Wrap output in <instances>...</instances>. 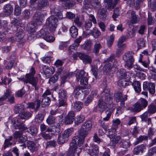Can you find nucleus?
<instances>
[{"mask_svg":"<svg viewBox=\"0 0 156 156\" xmlns=\"http://www.w3.org/2000/svg\"><path fill=\"white\" fill-rule=\"evenodd\" d=\"M92 123L90 121L85 122L82 126L79 132L78 136L73 137L72 142L80 147L83 143L85 137L88 135V131L92 127Z\"/></svg>","mask_w":156,"mask_h":156,"instance_id":"obj_1","label":"nucleus"},{"mask_svg":"<svg viewBox=\"0 0 156 156\" xmlns=\"http://www.w3.org/2000/svg\"><path fill=\"white\" fill-rule=\"evenodd\" d=\"M30 73L27 74L25 76V78H23V80L25 83H29L31 84L35 88V89L37 90L39 89V86L37 85L38 79L37 77H34V75L36 72L34 67H31Z\"/></svg>","mask_w":156,"mask_h":156,"instance_id":"obj_2","label":"nucleus"},{"mask_svg":"<svg viewBox=\"0 0 156 156\" xmlns=\"http://www.w3.org/2000/svg\"><path fill=\"white\" fill-rule=\"evenodd\" d=\"M134 53L132 51H128L123 55V60L125 62V66L130 69L133 67L134 59L133 58Z\"/></svg>","mask_w":156,"mask_h":156,"instance_id":"obj_3","label":"nucleus"},{"mask_svg":"<svg viewBox=\"0 0 156 156\" xmlns=\"http://www.w3.org/2000/svg\"><path fill=\"white\" fill-rule=\"evenodd\" d=\"M46 24L48 26V33L53 32L55 31L58 24V19L55 16H51L47 19Z\"/></svg>","mask_w":156,"mask_h":156,"instance_id":"obj_4","label":"nucleus"},{"mask_svg":"<svg viewBox=\"0 0 156 156\" xmlns=\"http://www.w3.org/2000/svg\"><path fill=\"white\" fill-rule=\"evenodd\" d=\"M78 145L71 142L70 143L69 150L67 153L66 156H79L80 153L81 151V148L77 146Z\"/></svg>","mask_w":156,"mask_h":156,"instance_id":"obj_5","label":"nucleus"},{"mask_svg":"<svg viewBox=\"0 0 156 156\" xmlns=\"http://www.w3.org/2000/svg\"><path fill=\"white\" fill-rule=\"evenodd\" d=\"M85 72L83 70L78 72L76 75V79L77 81H80L81 85H86L88 84V79L87 77L84 76Z\"/></svg>","mask_w":156,"mask_h":156,"instance_id":"obj_6","label":"nucleus"},{"mask_svg":"<svg viewBox=\"0 0 156 156\" xmlns=\"http://www.w3.org/2000/svg\"><path fill=\"white\" fill-rule=\"evenodd\" d=\"M109 92V89H104L101 93V98L104 99L105 101L107 102L108 103L112 105L113 98L111 97Z\"/></svg>","mask_w":156,"mask_h":156,"instance_id":"obj_7","label":"nucleus"},{"mask_svg":"<svg viewBox=\"0 0 156 156\" xmlns=\"http://www.w3.org/2000/svg\"><path fill=\"white\" fill-rule=\"evenodd\" d=\"M155 86L154 83L144 82L143 84V89L144 91H148L151 94H154L155 93Z\"/></svg>","mask_w":156,"mask_h":156,"instance_id":"obj_8","label":"nucleus"},{"mask_svg":"<svg viewBox=\"0 0 156 156\" xmlns=\"http://www.w3.org/2000/svg\"><path fill=\"white\" fill-rule=\"evenodd\" d=\"M87 150L89 151V153L90 156H98V148L96 145L93 144H90V146L87 147V145H85Z\"/></svg>","mask_w":156,"mask_h":156,"instance_id":"obj_9","label":"nucleus"},{"mask_svg":"<svg viewBox=\"0 0 156 156\" xmlns=\"http://www.w3.org/2000/svg\"><path fill=\"white\" fill-rule=\"evenodd\" d=\"M107 105H110V106L109 107L111 108H112V107L115 108L113 103L112 105H110L107 102L105 101L104 99L100 98L98 100V111L101 112H103L107 108Z\"/></svg>","mask_w":156,"mask_h":156,"instance_id":"obj_10","label":"nucleus"},{"mask_svg":"<svg viewBox=\"0 0 156 156\" xmlns=\"http://www.w3.org/2000/svg\"><path fill=\"white\" fill-rule=\"evenodd\" d=\"M115 98L117 102H120V106L123 107L125 105V101L127 100V96L126 95H123L120 91H118L115 94Z\"/></svg>","mask_w":156,"mask_h":156,"instance_id":"obj_11","label":"nucleus"},{"mask_svg":"<svg viewBox=\"0 0 156 156\" xmlns=\"http://www.w3.org/2000/svg\"><path fill=\"white\" fill-rule=\"evenodd\" d=\"M17 33L16 34V36L19 42H23L24 41L23 39L24 36V31L25 30V27L24 26H19L16 27Z\"/></svg>","mask_w":156,"mask_h":156,"instance_id":"obj_12","label":"nucleus"},{"mask_svg":"<svg viewBox=\"0 0 156 156\" xmlns=\"http://www.w3.org/2000/svg\"><path fill=\"white\" fill-rule=\"evenodd\" d=\"M44 17V15L42 13L36 12L33 16V21L37 25H40L42 23Z\"/></svg>","mask_w":156,"mask_h":156,"instance_id":"obj_13","label":"nucleus"},{"mask_svg":"<svg viewBox=\"0 0 156 156\" xmlns=\"http://www.w3.org/2000/svg\"><path fill=\"white\" fill-rule=\"evenodd\" d=\"M51 16H58L60 19L62 20L64 17H63L62 13L59 9L55 7H52L51 8Z\"/></svg>","mask_w":156,"mask_h":156,"instance_id":"obj_14","label":"nucleus"},{"mask_svg":"<svg viewBox=\"0 0 156 156\" xmlns=\"http://www.w3.org/2000/svg\"><path fill=\"white\" fill-rule=\"evenodd\" d=\"M107 12L106 9L102 8L98 10V17L102 20H105L108 19L109 16L107 13Z\"/></svg>","mask_w":156,"mask_h":156,"instance_id":"obj_15","label":"nucleus"},{"mask_svg":"<svg viewBox=\"0 0 156 156\" xmlns=\"http://www.w3.org/2000/svg\"><path fill=\"white\" fill-rule=\"evenodd\" d=\"M83 4L87 7H90L92 6L94 8H99L101 6V4L98 0H91L90 1L87 2V1H84Z\"/></svg>","mask_w":156,"mask_h":156,"instance_id":"obj_16","label":"nucleus"},{"mask_svg":"<svg viewBox=\"0 0 156 156\" xmlns=\"http://www.w3.org/2000/svg\"><path fill=\"white\" fill-rule=\"evenodd\" d=\"M75 119L74 113L73 111L69 112L65 117L64 123L66 124H69L73 122Z\"/></svg>","mask_w":156,"mask_h":156,"instance_id":"obj_17","label":"nucleus"},{"mask_svg":"<svg viewBox=\"0 0 156 156\" xmlns=\"http://www.w3.org/2000/svg\"><path fill=\"white\" fill-rule=\"evenodd\" d=\"M61 2H63L62 5L65 8H71L74 6L76 3L74 1L72 0H59Z\"/></svg>","mask_w":156,"mask_h":156,"instance_id":"obj_18","label":"nucleus"},{"mask_svg":"<svg viewBox=\"0 0 156 156\" xmlns=\"http://www.w3.org/2000/svg\"><path fill=\"white\" fill-rule=\"evenodd\" d=\"M119 0H114L113 2L112 0H104V2L106 3L107 8L109 9H113L117 4Z\"/></svg>","mask_w":156,"mask_h":156,"instance_id":"obj_19","label":"nucleus"},{"mask_svg":"<svg viewBox=\"0 0 156 156\" xmlns=\"http://www.w3.org/2000/svg\"><path fill=\"white\" fill-rule=\"evenodd\" d=\"M28 148L32 152H34L37 150V147L36 144L31 141H28L27 142Z\"/></svg>","mask_w":156,"mask_h":156,"instance_id":"obj_20","label":"nucleus"},{"mask_svg":"<svg viewBox=\"0 0 156 156\" xmlns=\"http://www.w3.org/2000/svg\"><path fill=\"white\" fill-rule=\"evenodd\" d=\"M80 58L85 64L90 63L92 61L90 57L84 53H82V54L80 55Z\"/></svg>","mask_w":156,"mask_h":156,"instance_id":"obj_21","label":"nucleus"},{"mask_svg":"<svg viewBox=\"0 0 156 156\" xmlns=\"http://www.w3.org/2000/svg\"><path fill=\"white\" fill-rule=\"evenodd\" d=\"M27 137L25 135H23L21 137L18 139V143L19 145L23 147V149L26 147V142L27 140Z\"/></svg>","mask_w":156,"mask_h":156,"instance_id":"obj_22","label":"nucleus"},{"mask_svg":"<svg viewBox=\"0 0 156 156\" xmlns=\"http://www.w3.org/2000/svg\"><path fill=\"white\" fill-rule=\"evenodd\" d=\"M32 115V114L28 112H24L23 111L21 113H20L18 115V118L22 119H27L29 118Z\"/></svg>","mask_w":156,"mask_h":156,"instance_id":"obj_23","label":"nucleus"},{"mask_svg":"<svg viewBox=\"0 0 156 156\" xmlns=\"http://www.w3.org/2000/svg\"><path fill=\"white\" fill-rule=\"evenodd\" d=\"M145 148V146L144 144H142L138 145L134 149L133 151V153L136 154H138L140 152L142 153Z\"/></svg>","mask_w":156,"mask_h":156,"instance_id":"obj_24","label":"nucleus"},{"mask_svg":"<svg viewBox=\"0 0 156 156\" xmlns=\"http://www.w3.org/2000/svg\"><path fill=\"white\" fill-rule=\"evenodd\" d=\"M118 77L120 79H124L127 76L126 71L123 69H119L117 73Z\"/></svg>","mask_w":156,"mask_h":156,"instance_id":"obj_25","label":"nucleus"},{"mask_svg":"<svg viewBox=\"0 0 156 156\" xmlns=\"http://www.w3.org/2000/svg\"><path fill=\"white\" fill-rule=\"evenodd\" d=\"M44 69V74L46 75L47 74L49 75L48 76L54 73V69L51 67H47L46 66H44V68H43ZM48 76V75L46 76V77Z\"/></svg>","mask_w":156,"mask_h":156,"instance_id":"obj_26","label":"nucleus"},{"mask_svg":"<svg viewBox=\"0 0 156 156\" xmlns=\"http://www.w3.org/2000/svg\"><path fill=\"white\" fill-rule=\"evenodd\" d=\"M41 101V105L42 107H45L48 106L50 104L51 100L50 98L48 97H42Z\"/></svg>","mask_w":156,"mask_h":156,"instance_id":"obj_27","label":"nucleus"},{"mask_svg":"<svg viewBox=\"0 0 156 156\" xmlns=\"http://www.w3.org/2000/svg\"><path fill=\"white\" fill-rule=\"evenodd\" d=\"M112 64L110 62H106L103 68V71L106 75L109 74L112 69Z\"/></svg>","mask_w":156,"mask_h":156,"instance_id":"obj_28","label":"nucleus"},{"mask_svg":"<svg viewBox=\"0 0 156 156\" xmlns=\"http://www.w3.org/2000/svg\"><path fill=\"white\" fill-rule=\"evenodd\" d=\"M71 35L73 38H75L78 34V29L75 26H72L70 29Z\"/></svg>","mask_w":156,"mask_h":156,"instance_id":"obj_29","label":"nucleus"},{"mask_svg":"<svg viewBox=\"0 0 156 156\" xmlns=\"http://www.w3.org/2000/svg\"><path fill=\"white\" fill-rule=\"evenodd\" d=\"M24 110V105L21 104L16 105L14 107L15 112L16 113H21Z\"/></svg>","mask_w":156,"mask_h":156,"instance_id":"obj_30","label":"nucleus"},{"mask_svg":"<svg viewBox=\"0 0 156 156\" xmlns=\"http://www.w3.org/2000/svg\"><path fill=\"white\" fill-rule=\"evenodd\" d=\"M143 109L140 103L137 102L133 105L132 111L133 112H138Z\"/></svg>","mask_w":156,"mask_h":156,"instance_id":"obj_31","label":"nucleus"},{"mask_svg":"<svg viewBox=\"0 0 156 156\" xmlns=\"http://www.w3.org/2000/svg\"><path fill=\"white\" fill-rule=\"evenodd\" d=\"M47 0H41L37 2V7L39 9H42L48 5Z\"/></svg>","mask_w":156,"mask_h":156,"instance_id":"obj_32","label":"nucleus"},{"mask_svg":"<svg viewBox=\"0 0 156 156\" xmlns=\"http://www.w3.org/2000/svg\"><path fill=\"white\" fill-rule=\"evenodd\" d=\"M69 138L64 133L61 135L59 136L58 139V144H62L67 142Z\"/></svg>","mask_w":156,"mask_h":156,"instance_id":"obj_33","label":"nucleus"},{"mask_svg":"<svg viewBox=\"0 0 156 156\" xmlns=\"http://www.w3.org/2000/svg\"><path fill=\"white\" fill-rule=\"evenodd\" d=\"M3 9L4 11L8 15H9L13 12V8L9 4H7L5 5L4 6Z\"/></svg>","mask_w":156,"mask_h":156,"instance_id":"obj_34","label":"nucleus"},{"mask_svg":"<svg viewBox=\"0 0 156 156\" xmlns=\"http://www.w3.org/2000/svg\"><path fill=\"white\" fill-rule=\"evenodd\" d=\"M16 122L18 123L14 126L15 129H20L23 131L27 129V127L23 122H19L18 120H17Z\"/></svg>","mask_w":156,"mask_h":156,"instance_id":"obj_35","label":"nucleus"},{"mask_svg":"<svg viewBox=\"0 0 156 156\" xmlns=\"http://www.w3.org/2000/svg\"><path fill=\"white\" fill-rule=\"evenodd\" d=\"M109 109L105 111V113L106 115V116L102 120H103L104 121H108L112 113L115 109V108L112 107V108H111L110 107H109Z\"/></svg>","mask_w":156,"mask_h":156,"instance_id":"obj_36","label":"nucleus"},{"mask_svg":"<svg viewBox=\"0 0 156 156\" xmlns=\"http://www.w3.org/2000/svg\"><path fill=\"white\" fill-rule=\"evenodd\" d=\"M12 94V92L10 89H7L5 92L4 95L0 98V101L2 102Z\"/></svg>","mask_w":156,"mask_h":156,"instance_id":"obj_37","label":"nucleus"},{"mask_svg":"<svg viewBox=\"0 0 156 156\" xmlns=\"http://www.w3.org/2000/svg\"><path fill=\"white\" fill-rule=\"evenodd\" d=\"M91 46V41L90 40H88L85 42L84 44L83 48L86 50L87 52H89L90 51Z\"/></svg>","mask_w":156,"mask_h":156,"instance_id":"obj_38","label":"nucleus"},{"mask_svg":"<svg viewBox=\"0 0 156 156\" xmlns=\"http://www.w3.org/2000/svg\"><path fill=\"white\" fill-rule=\"evenodd\" d=\"M92 25V24L91 21L87 20L85 22L83 27V30H85V31L88 30L91 27Z\"/></svg>","mask_w":156,"mask_h":156,"instance_id":"obj_39","label":"nucleus"},{"mask_svg":"<svg viewBox=\"0 0 156 156\" xmlns=\"http://www.w3.org/2000/svg\"><path fill=\"white\" fill-rule=\"evenodd\" d=\"M131 145L130 143L129 140H122L120 143V146L124 148H128Z\"/></svg>","mask_w":156,"mask_h":156,"instance_id":"obj_40","label":"nucleus"},{"mask_svg":"<svg viewBox=\"0 0 156 156\" xmlns=\"http://www.w3.org/2000/svg\"><path fill=\"white\" fill-rule=\"evenodd\" d=\"M121 8L119 7H117L115 9L114 13L112 16V17L115 21H116V18L120 16L121 13Z\"/></svg>","mask_w":156,"mask_h":156,"instance_id":"obj_41","label":"nucleus"},{"mask_svg":"<svg viewBox=\"0 0 156 156\" xmlns=\"http://www.w3.org/2000/svg\"><path fill=\"white\" fill-rule=\"evenodd\" d=\"M101 48V46L100 43H95L94 46L93 52L95 55H98L99 50Z\"/></svg>","mask_w":156,"mask_h":156,"instance_id":"obj_42","label":"nucleus"},{"mask_svg":"<svg viewBox=\"0 0 156 156\" xmlns=\"http://www.w3.org/2000/svg\"><path fill=\"white\" fill-rule=\"evenodd\" d=\"M83 104L80 101L75 102L73 106V109L77 112L79 111L82 107Z\"/></svg>","mask_w":156,"mask_h":156,"instance_id":"obj_43","label":"nucleus"},{"mask_svg":"<svg viewBox=\"0 0 156 156\" xmlns=\"http://www.w3.org/2000/svg\"><path fill=\"white\" fill-rule=\"evenodd\" d=\"M113 138L112 140L111 141L110 143V145L114 147L116 145L119 143V142L120 140L121 137L120 136H118L116 137L112 138Z\"/></svg>","mask_w":156,"mask_h":156,"instance_id":"obj_44","label":"nucleus"},{"mask_svg":"<svg viewBox=\"0 0 156 156\" xmlns=\"http://www.w3.org/2000/svg\"><path fill=\"white\" fill-rule=\"evenodd\" d=\"M132 85L136 92H140L141 91L140 83L139 81L134 82Z\"/></svg>","mask_w":156,"mask_h":156,"instance_id":"obj_45","label":"nucleus"},{"mask_svg":"<svg viewBox=\"0 0 156 156\" xmlns=\"http://www.w3.org/2000/svg\"><path fill=\"white\" fill-rule=\"evenodd\" d=\"M3 27H2L0 29V41L4 42L6 40L5 37L6 30H3Z\"/></svg>","mask_w":156,"mask_h":156,"instance_id":"obj_46","label":"nucleus"},{"mask_svg":"<svg viewBox=\"0 0 156 156\" xmlns=\"http://www.w3.org/2000/svg\"><path fill=\"white\" fill-rule=\"evenodd\" d=\"M116 129L112 127L111 128L108 129V135L109 136L110 138H114L115 137L116 133Z\"/></svg>","mask_w":156,"mask_h":156,"instance_id":"obj_47","label":"nucleus"},{"mask_svg":"<svg viewBox=\"0 0 156 156\" xmlns=\"http://www.w3.org/2000/svg\"><path fill=\"white\" fill-rule=\"evenodd\" d=\"M148 137L147 136H141L137 138L136 141L133 144L136 145L139 143L142 142L143 140H147Z\"/></svg>","mask_w":156,"mask_h":156,"instance_id":"obj_48","label":"nucleus"},{"mask_svg":"<svg viewBox=\"0 0 156 156\" xmlns=\"http://www.w3.org/2000/svg\"><path fill=\"white\" fill-rule=\"evenodd\" d=\"M118 84L119 86L123 87L129 85L128 82L126 81L125 79H120L118 81Z\"/></svg>","mask_w":156,"mask_h":156,"instance_id":"obj_49","label":"nucleus"},{"mask_svg":"<svg viewBox=\"0 0 156 156\" xmlns=\"http://www.w3.org/2000/svg\"><path fill=\"white\" fill-rule=\"evenodd\" d=\"M86 90L84 89L82 87L80 86L76 87L74 90V92L76 95H79L81 92L83 93L84 94H86V92L85 93H84V92Z\"/></svg>","mask_w":156,"mask_h":156,"instance_id":"obj_50","label":"nucleus"},{"mask_svg":"<svg viewBox=\"0 0 156 156\" xmlns=\"http://www.w3.org/2000/svg\"><path fill=\"white\" fill-rule=\"evenodd\" d=\"M138 102L143 109L146 108L148 105V101L144 98H141Z\"/></svg>","mask_w":156,"mask_h":156,"instance_id":"obj_51","label":"nucleus"},{"mask_svg":"<svg viewBox=\"0 0 156 156\" xmlns=\"http://www.w3.org/2000/svg\"><path fill=\"white\" fill-rule=\"evenodd\" d=\"M44 118V115L42 114H39L35 117V122L36 123H40L43 120Z\"/></svg>","mask_w":156,"mask_h":156,"instance_id":"obj_52","label":"nucleus"},{"mask_svg":"<svg viewBox=\"0 0 156 156\" xmlns=\"http://www.w3.org/2000/svg\"><path fill=\"white\" fill-rule=\"evenodd\" d=\"M37 25L35 22H31L29 23L27 25V28L28 29L30 30L31 31H34L36 28Z\"/></svg>","mask_w":156,"mask_h":156,"instance_id":"obj_53","label":"nucleus"},{"mask_svg":"<svg viewBox=\"0 0 156 156\" xmlns=\"http://www.w3.org/2000/svg\"><path fill=\"white\" fill-rule=\"evenodd\" d=\"M148 112L149 113L153 114L156 112V107L154 105L151 104L148 106Z\"/></svg>","mask_w":156,"mask_h":156,"instance_id":"obj_54","label":"nucleus"},{"mask_svg":"<svg viewBox=\"0 0 156 156\" xmlns=\"http://www.w3.org/2000/svg\"><path fill=\"white\" fill-rule=\"evenodd\" d=\"M147 20L148 24L149 25L154 24L155 21L154 17L152 16L151 13L149 12H148V13Z\"/></svg>","mask_w":156,"mask_h":156,"instance_id":"obj_55","label":"nucleus"},{"mask_svg":"<svg viewBox=\"0 0 156 156\" xmlns=\"http://www.w3.org/2000/svg\"><path fill=\"white\" fill-rule=\"evenodd\" d=\"M131 15L132 16L131 22L133 23H137L139 21L138 18V16H136L134 11H132L131 12Z\"/></svg>","mask_w":156,"mask_h":156,"instance_id":"obj_56","label":"nucleus"},{"mask_svg":"<svg viewBox=\"0 0 156 156\" xmlns=\"http://www.w3.org/2000/svg\"><path fill=\"white\" fill-rule=\"evenodd\" d=\"M92 35L95 38H98L101 35V32L100 31L96 28H94L92 32Z\"/></svg>","mask_w":156,"mask_h":156,"instance_id":"obj_57","label":"nucleus"},{"mask_svg":"<svg viewBox=\"0 0 156 156\" xmlns=\"http://www.w3.org/2000/svg\"><path fill=\"white\" fill-rule=\"evenodd\" d=\"M23 15L24 19L28 20L30 17L31 14L30 10L28 9L25 10L23 13Z\"/></svg>","mask_w":156,"mask_h":156,"instance_id":"obj_58","label":"nucleus"},{"mask_svg":"<svg viewBox=\"0 0 156 156\" xmlns=\"http://www.w3.org/2000/svg\"><path fill=\"white\" fill-rule=\"evenodd\" d=\"M66 91L63 89H61L59 91V97L61 99H63L66 97Z\"/></svg>","mask_w":156,"mask_h":156,"instance_id":"obj_59","label":"nucleus"},{"mask_svg":"<svg viewBox=\"0 0 156 156\" xmlns=\"http://www.w3.org/2000/svg\"><path fill=\"white\" fill-rule=\"evenodd\" d=\"M32 135H34L36 134L37 133V129L35 126L34 125L31 126L29 130L28 131Z\"/></svg>","mask_w":156,"mask_h":156,"instance_id":"obj_60","label":"nucleus"},{"mask_svg":"<svg viewBox=\"0 0 156 156\" xmlns=\"http://www.w3.org/2000/svg\"><path fill=\"white\" fill-rule=\"evenodd\" d=\"M99 123L100 124V126L105 130V131H107L108 128V123L104 121L103 120L99 121Z\"/></svg>","mask_w":156,"mask_h":156,"instance_id":"obj_61","label":"nucleus"},{"mask_svg":"<svg viewBox=\"0 0 156 156\" xmlns=\"http://www.w3.org/2000/svg\"><path fill=\"white\" fill-rule=\"evenodd\" d=\"M58 79V75L55 74L52 76L49 80V83L53 84L55 83L57 81Z\"/></svg>","mask_w":156,"mask_h":156,"instance_id":"obj_62","label":"nucleus"},{"mask_svg":"<svg viewBox=\"0 0 156 156\" xmlns=\"http://www.w3.org/2000/svg\"><path fill=\"white\" fill-rule=\"evenodd\" d=\"M43 38L47 42H52L54 41L55 38L53 36L48 35V34L43 37Z\"/></svg>","mask_w":156,"mask_h":156,"instance_id":"obj_63","label":"nucleus"},{"mask_svg":"<svg viewBox=\"0 0 156 156\" xmlns=\"http://www.w3.org/2000/svg\"><path fill=\"white\" fill-rule=\"evenodd\" d=\"M21 21V19H14L12 21V24L14 26V27L16 29V27L19 26V24Z\"/></svg>","mask_w":156,"mask_h":156,"instance_id":"obj_64","label":"nucleus"}]
</instances>
